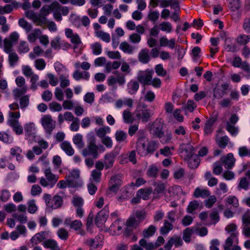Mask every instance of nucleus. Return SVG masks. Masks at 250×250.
Listing matches in <instances>:
<instances>
[{"label": "nucleus", "mask_w": 250, "mask_h": 250, "mask_svg": "<svg viewBox=\"0 0 250 250\" xmlns=\"http://www.w3.org/2000/svg\"><path fill=\"white\" fill-rule=\"evenodd\" d=\"M98 146L96 145L94 138H91L89 140L87 146L82 151V154L84 156L92 155L94 158H97L98 156Z\"/></svg>", "instance_id": "1a4fd4ad"}, {"label": "nucleus", "mask_w": 250, "mask_h": 250, "mask_svg": "<svg viewBox=\"0 0 250 250\" xmlns=\"http://www.w3.org/2000/svg\"><path fill=\"white\" fill-rule=\"evenodd\" d=\"M137 220L141 223L146 217V213L144 210H136L134 211L132 215Z\"/></svg>", "instance_id": "603ef678"}, {"label": "nucleus", "mask_w": 250, "mask_h": 250, "mask_svg": "<svg viewBox=\"0 0 250 250\" xmlns=\"http://www.w3.org/2000/svg\"><path fill=\"white\" fill-rule=\"evenodd\" d=\"M72 202L73 205L76 207H82L83 204V198L77 195H75L73 197Z\"/></svg>", "instance_id": "774afa93"}, {"label": "nucleus", "mask_w": 250, "mask_h": 250, "mask_svg": "<svg viewBox=\"0 0 250 250\" xmlns=\"http://www.w3.org/2000/svg\"><path fill=\"white\" fill-rule=\"evenodd\" d=\"M123 223L120 219H117L110 227V230L113 232L114 234L119 235L122 232V227Z\"/></svg>", "instance_id": "aec40b11"}, {"label": "nucleus", "mask_w": 250, "mask_h": 250, "mask_svg": "<svg viewBox=\"0 0 250 250\" xmlns=\"http://www.w3.org/2000/svg\"><path fill=\"white\" fill-rule=\"evenodd\" d=\"M19 39V35L18 33L14 32L10 34L8 38L4 40V51L6 53H10L12 51L13 46L17 43Z\"/></svg>", "instance_id": "6e6552de"}, {"label": "nucleus", "mask_w": 250, "mask_h": 250, "mask_svg": "<svg viewBox=\"0 0 250 250\" xmlns=\"http://www.w3.org/2000/svg\"><path fill=\"white\" fill-rule=\"evenodd\" d=\"M149 50L147 48L142 49L138 54L139 61L143 64L147 63L150 61Z\"/></svg>", "instance_id": "6ab92c4d"}, {"label": "nucleus", "mask_w": 250, "mask_h": 250, "mask_svg": "<svg viewBox=\"0 0 250 250\" xmlns=\"http://www.w3.org/2000/svg\"><path fill=\"white\" fill-rule=\"evenodd\" d=\"M115 138L118 142H123L126 138V134L124 131L118 130L115 133Z\"/></svg>", "instance_id": "680f3d73"}, {"label": "nucleus", "mask_w": 250, "mask_h": 250, "mask_svg": "<svg viewBox=\"0 0 250 250\" xmlns=\"http://www.w3.org/2000/svg\"><path fill=\"white\" fill-rule=\"evenodd\" d=\"M184 159L187 161L188 167L191 168H196L199 165L200 161L196 154Z\"/></svg>", "instance_id": "a878e982"}, {"label": "nucleus", "mask_w": 250, "mask_h": 250, "mask_svg": "<svg viewBox=\"0 0 250 250\" xmlns=\"http://www.w3.org/2000/svg\"><path fill=\"white\" fill-rule=\"evenodd\" d=\"M85 244L90 247V250H99L101 247V245L96 242L95 239L87 240Z\"/></svg>", "instance_id": "de8ad7c7"}, {"label": "nucleus", "mask_w": 250, "mask_h": 250, "mask_svg": "<svg viewBox=\"0 0 250 250\" xmlns=\"http://www.w3.org/2000/svg\"><path fill=\"white\" fill-rule=\"evenodd\" d=\"M62 200L61 196L58 195L54 196L50 202L49 208L56 209L61 207L62 205Z\"/></svg>", "instance_id": "2f4dec72"}, {"label": "nucleus", "mask_w": 250, "mask_h": 250, "mask_svg": "<svg viewBox=\"0 0 250 250\" xmlns=\"http://www.w3.org/2000/svg\"><path fill=\"white\" fill-rule=\"evenodd\" d=\"M221 162L227 169L231 168L235 164V159L231 153H229L227 156H222L220 159Z\"/></svg>", "instance_id": "dca6fc26"}, {"label": "nucleus", "mask_w": 250, "mask_h": 250, "mask_svg": "<svg viewBox=\"0 0 250 250\" xmlns=\"http://www.w3.org/2000/svg\"><path fill=\"white\" fill-rule=\"evenodd\" d=\"M134 115L137 119L146 123L153 116V112L148 109L145 104L139 105L137 107L134 112Z\"/></svg>", "instance_id": "20e7f679"}, {"label": "nucleus", "mask_w": 250, "mask_h": 250, "mask_svg": "<svg viewBox=\"0 0 250 250\" xmlns=\"http://www.w3.org/2000/svg\"><path fill=\"white\" fill-rule=\"evenodd\" d=\"M64 224L66 226H69L70 229H73L76 231L81 229L83 226L81 221L75 220L72 221L70 218H67L65 220Z\"/></svg>", "instance_id": "5701e85b"}, {"label": "nucleus", "mask_w": 250, "mask_h": 250, "mask_svg": "<svg viewBox=\"0 0 250 250\" xmlns=\"http://www.w3.org/2000/svg\"><path fill=\"white\" fill-rule=\"evenodd\" d=\"M150 134L154 136L161 138L164 135V123L161 119H157L152 124H149Z\"/></svg>", "instance_id": "423d86ee"}, {"label": "nucleus", "mask_w": 250, "mask_h": 250, "mask_svg": "<svg viewBox=\"0 0 250 250\" xmlns=\"http://www.w3.org/2000/svg\"><path fill=\"white\" fill-rule=\"evenodd\" d=\"M60 3L57 1H53L49 5H43L40 10V16L46 17L51 12L59 11Z\"/></svg>", "instance_id": "ddd939ff"}, {"label": "nucleus", "mask_w": 250, "mask_h": 250, "mask_svg": "<svg viewBox=\"0 0 250 250\" xmlns=\"http://www.w3.org/2000/svg\"><path fill=\"white\" fill-rule=\"evenodd\" d=\"M210 192L208 189H202L200 188H195L193 196L195 198L201 197L205 198L210 195Z\"/></svg>", "instance_id": "bb28decb"}, {"label": "nucleus", "mask_w": 250, "mask_h": 250, "mask_svg": "<svg viewBox=\"0 0 250 250\" xmlns=\"http://www.w3.org/2000/svg\"><path fill=\"white\" fill-rule=\"evenodd\" d=\"M110 131V128L107 126H105L96 130V134L98 137L102 139L105 137V135L107 133H109Z\"/></svg>", "instance_id": "4c0bfd02"}, {"label": "nucleus", "mask_w": 250, "mask_h": 250, "mask_svg": "<svg viewBox=\"0 0 250 250\" xmlns=\"http://www.w3.org/2000/svg\"><path fill=\"white\" fill-rule=\"evenodd\" d=\"M42 31L39 29H35L32 33H30L27 37L28 40L30 42H35L41 35Z\"/></svg>", "instance_id": "a19ab883"}, {"label": "nucleus", "mask_w": 250, "mask_h": 250, "mask_svg": "<svg viewBox=\"0 0 250 250\" xmlns=\"http://www.w3.org/2000/svg\"><path fill=\"white\" fill-rule=\"evenodd\" d=\"M41 123L45 131L50 135L56 126V122L52 119L51 116H43L41 119Z\"/></svg>", "instance_id": "f8f14e48"}, {"label": "nucleus", "mask_w": 250, "mask_h": 250, "mask_svg": "<svg viewBox=\"0 0 250 250\" xmlns=\"http://www.w3.org/2000/svg\"><path fill=\"white\" fill-rule=\"evenodd\" d=\"M250 41V36L242 34L236 38V42L240 45H246Z\"/></svg>", "instance_id": "09e8293b"}, {"label": "nucleus", "mask_w": 250, "mask_h": 250, "mask_svg": "<svg viewBox=\"0 0 250 250\" xmlns=\"http://www.w3.org/2000/svg\"><path fill=\"white\" fill-rule=\"evenodd\" d=\"M173 223L169 222L167 220L164 221V225L160 228V232L162 235L167 234L170 231L172 230L174 226L172 224Z\"/></svg>", "instance_id": "c756f323"}, {"label": "nucleus", "mask_w": 250, "mask_h": 250, "mask_svg": "<svg viewBox=\"0 0 250 250\" xmlns=\"http://www.w3.org/2000/svg\"><path fill=\"white\" fill-rule=\"evenodd\" d=\"M141 223L133 215L128 219L126 221L127 227L136 228Z\"/></svg>", "instance_id": "3c124183"}, {"label": "nucleus", "mask_w": 250, "mask_h": 250, "mask_svg": "<svg viewBox=\"0 0 250 250\" xmlns=\"http://www.w3.org/2000/svg\"><path fill=\"white\" fill-rule=\"evenodd\" d=\"M8 124L12 127L16 134L20 135L22 133L23 127L18 120L9 119L8 120Z\"/></svg>", "instance_id": "a211bd4d"}, {"label": "nucleus", "mask_w": 250, "mask_h": 250, "mask_svg": "<svg viewBox=\"0 0 250 250\" xmlns=\"http://www.w3.org/2000/svg\"><path fill=\"white\" fill-rule=\"evenodd\" d=\"M47 235V232L46 231H43L37 233L32 237L30 240V242L32 245H36L44 240L46 238Z\"/></svg>", "instance_id": "4be33fe9"}, {"label": "nucleus", "mask_w": 250, "mask_h": 250, "mask_svg": "<svg viewBox=\"0 0 250 250\" xmlns=\"http://www.w3.org/2000/svg\"><path fill=\"white\" fill-rule=\"evenodd\" d=\"M221 88H216L214 89L213 97L216 99H221L225 94V91L228 88V84L224 83L221 84Z\"/></svg>", "instance_id": "c85d7f7f"}, {"label": "nucleus", "mask_w": 250, "mask_h": 250, "mask_svg": "<svg viewBox=\"0 0 250 250\" xmlns=\"http://www.w3.org/2000/svg\"><path fill=\"white\" fill-rule=\"evenodd\" d=\"M194 228H187L183 231V238L184 240L188 243L191 240V236L194 232Z\"/></svg>", "instance_id": "e433bc0d"}, {"label": "nucleus", "mask_w": 250, "mask_h": 250, "mask_svg": "<svg viewBox=\"0 0 250 250\" xmlns=\"http://www.w3.org/2000/svg\"><path fill=\"white\" fill-rule=\"evenodd\" d=\"M43 246L51 250H61L57 242L54 239H47L42 243Z\"/></svg>", "instance_id": "cd10ccee"}, {"label": "nucleus", "mask_w": 250, "mask_h": 250, "mask_svg": "<svg viewBox=\"0 0 250 250\" xmlns=\"http://www.w3.org/2000/svg\"><path fill=\"white\" fill-rule=\"evenodd\" d=\"M242 233L246 237L250 235V212H246L242 216Z\"/></svg>", "instance_id": "4468645a"}, {"label": "nucleus", "mask_w": 250, "mask_h": 250, "mask_svg": "<svg viewBox=\"0 0 250 250\" xmlns=\"http://www.w3.org/2000/svg\"><path fill=\"white\" fill-rule=\"evenodd\" d=\"M119 48L125 53L132 54L134 51V47L126 42L121 43Z\"/></svg>", "instance_id": "72a5a7b5"}, {"label": "nucleus", "mask_w": 250, "mask_h": 250, "mask_svg": "<svg viewBox=\"0 0 250 250\" xmlns=\"http://www.w3.org/2000/svg\"><path fill=\"white\" fill-rule=\"evenodd\" d=\"M236 225L232 223L228 225L226 227L225 230L230 233V235L226 240L225 244L223 245L224 250H230V247L232 246L234 240L236 239L237 241H238L237 238L238 233L236 231Z\"/></svg>", "instance_id": "7ed1b4c3"}, {"label": "nucleus", "mask_w": 250, "mask_h": 250, "mask_svg": "<svg viewBox=\"0 0 250 250\" xmlns=\"http://www.w3.org/2000/svg\"><path fill=\"white\" fill-rule=\"evenodd\" d=\"M9 54L8 59L9 64L11 66H14L18 62L19 58L16 53L11 52Z\"/></svg>", "instance_id": "6e6d98bb"}, {"label": "nucleus", "mask_w": 250, "mask_h": 250, "mask_svg": "<svg viewBox=\"0 0 250 250\" xmlns=\"http://www.w3.org/2000/svg\"><path fill=\"white\" fill-rule=\"evenodd\" d=\"M154 71L152 69H146L138 72L137 79L143 85H149V82L152 78Z\"/></svg>", "instance_id": "0eeeda50"}, {"label": "nucleus", "mask_w": 250, "mask_h": 250, "mask_svg": "<svg viewBox=\"0 0 250 250\" xmlns=\"http://www.w3.org/2000/svg\"><path fill=\"white\" fill-rule=\"evenodd\" d=\"M122 184V176L116 175L112 177L109 182V189L113 192H116Z\"/></svg>", "instance_id": "2eb2a0df"}, {"label": "nucleus", "mask_w": 250, "mask_h": 250, "mask_svg": "<svg viewBox=\"0 0 250 250\" xmlns=\"http://www.w3.org/2000/svg\"><path fill=\"white\" fill-rule=\"evenodd\" d=\"M152 191V189L151 188H141L138 191L137 195L143 199L147 200Z\"/></svg>", "instance_id": "473e14b6"}, {"label": "nucleus", "mask_w": 250, "mask_h": 250, "mask_svg": "<svg viewBox=\"0 0 250 250\" xmlns=\"http://www.w3.org/2000/svg\"><path fill=\"white\" fill-rule=\"evenodd\" d=\"M156 231V228L153 225L150 226L147 229H145L143 231L144 238H149L153 236Z\"/></svg>", "instance_id": "49530a36"}, {"label": "nucleus", "mask_w": 250, "mask_h": 250, "mask_svg": "<svg viewBox=\"0 0 250 250\" xmlns=\"http://www.w3.org/2000/svg\"><path fill=\"white\" fill-rule=\"evenodd\" d=\"M49 107L51 111L54 112H59L62 110L61 104L56 102H53L49 104Z\"/></svg>", "instance_id": "e2e57ef3"}, {"label": "nucleus", "mask_w": 250, "mask_h": 250, "mask_svg": "<svg viewBox=\"0 0 250 250\" xmlns=\"http://www.w3.org/2000/svg\"><path fill=\"white\" fill-rule=\"evenodd\" d=\"M139 83L138 81L134 80H130L127 84V90L129 94H135L139 88Z\"/></svg>", "instance_id": "412c9836"}, {"label": "nucleus", "mask_w": 250, "mask_h": 250, "mask_svg": "<svg viewBox=\"0 0 250 250\" xmlns=\"http://www.w3.org/2000/svg\"><path fill=\"white\" fill-rule=\"evenodd\" d=\"M45 177L40 178V184L43 187L52 188L56 184L59 179V176L52 172L51 167H47L43 169Z\"/></svg>", "instance_id": "f03ea898"}, {"label": "nucleus", "mask_w": 250, "mask_h": 250, "mask_svg": "<svg viewBox=\"0 0 250 250\" xmlns=\"http://www.w3.org/2000/svg\"><path fill=\"white\" fill-rule=\"evenodd\" d=\"M116 156L115 153L113 152L105 155L104 164L106 169L110 168L113 166Z\"/></svg>", "instance_id": "393cba45"}, {"label": "nucleus", "mask_w": 250, "mask_h": 250, "mask_svg": "<svg viewBox=\"0 0 250 250\" xmlns=\"http://www.w3.org/2000/svg\"><path fill=\"white\" fill-rule=\"evenodd\" d=\"M108 211L104 208L97 214L95 218V224L98 227H101L105 222L108 216Z\"/></svg>", "instance_id": "f3484780"}, {"label": "nucleus", "mask_w": 250, "mask_h": 250, "mask_svg": "<svg viewBox=\"0 0 250 250\" xmlns=\"http://www.w3.org/2000/svg\"><path fill=\"white\" fill-rule=\"evenodd\" d=\"M139 245L146 250H153L156 249L153 243L147 241L145 238L139 241Z\"/></svg>", "instance_id": "c9c22d12"}, {"label": "nucleus", "mask_w": 250, "mask_h": 250, "mask_svg": "<svg viewBox=\"0 0 250 250\" xmlns=\"http://www.w3.org/2000/svg\"><path fill=\"white\" fill-rule=\"evenodd\" d=\"M158 169L155 166H151L149 167L147 171V175L151 178H155L157 175Z\"/></svg>", "instance_id": "0e129e2a"}, {"label": "nucleus", "mask_w": 250, "mask_h": 250, "mask_svg": "<svg viewBox=\"0 0 250 250\" xmlns=\"http://www.w3.org/2000/svg\"><path fill=\"white\" fill-rule=\"evenodd\" d=\"M216 141L217 144L220 148H224L228 144L229 139L227 136H225L221 138H218L217 135Z\"/></svg>", "instance_id": "79ce46f5"}, {"label": "nucleus", "mask_w": 250, "mask_h": 250, "mask_svg": "<svg viewBox=\"0 0 250 250\" xmlns=\"http://www.w3.org/2000/svg\"><path fill=\"white\" fill-rule=\"evenodd\" d=\"M159 143L154 141H148L145 136L140 137L136 143V151L141 156H146L152 153L158 147Z\"/></svg>", "instance_id": "f257e3e1"}, {"label": "nucleus", "mask_w": 250, "mask_h": 250, "mask_svg": "<svg viewBox=\"0 0 250 250\" xmlns=\"http://www.w3.org/2000/svg\"><path fill=\"white\" fill-rule=\"evenodd\" d=\"M27 205L28 212L31 214L35 213L38 209L35 204V201L34 200H30L28 202Z\"/></svg>", "instance_id": "338daca9"}, {"label": "nucleus", "mask_w": 250, "mask_h": 250, "mask_svg": "<svg viewBox=\"0 0 250 250\" xmlns=\"http://www.w3.org/2000/svg\"><path fill=\"white\" fill-rule=\"evenodd\" d=\"M29 51L28 44L25 41H21L18 47V51L20 53H26Z\"/></svg>", "instance_id": "8fccbe9b"}, {"label": "nucleus", "mask_w": 250, "mask_h": 250, "mask_svg": "<svg viewBox=\"0 0 250 250\" xmlns=\"http://www.w3.org/2000/svg\"><path fill=\"white\" fill-rule=\"evenodd\" d=\"M231 64L235 67L241 68L247 74V78H250V65L247 61L243 62L239 56H235L234 57Z\"/></svg>", "instance_id": "9b49d317"}, {"label": "nucleus", "mask_w": 250, "mask_h": 250, "mask_svg": "<svg viewBox=\"0 0 250 250\" xmlns=\"http://www.w3.org/2000/svg\"><path fill=\"white\" fill-rule=\"evenodd\" d=\"M95 35L97 37L101 39L105 42H109L110 41V35L102 30L97 31L95 32Z\"/></svg>", "instance_id": "58836bf2"}, {"label": "nucleus", "mask_w": 250, "mask_h": 250, "mask_svg": "<svg viewBox=\"0 0 250 250\" xmlns=\"http://www.w3.org/2000/svg\"><path fill=\"white\" fill-rule=\"evenodd\" d=\"M20 99V105L22 109H25L29 104V96L28 95H22Z\"/></svg>", "instance_id": "a18cd8bd"}, {"label": "nucleus", "mask_w": 250, "mask_h": 250, "mask_svg": "<svg viewBox=\"0 0 250 250\" xmlns=\"http://www.w3.org/2000/svg\"><path fill=\"white\" fill-rule=\"evenodd\" d=\"M58 237L63 241H66L69 237V233L64 228H60L57 231Z\"/></svg>", "instance_id": "37998d69"}, {"label": "nucleus", "mask_w": 250, "mask_h": 250, "mask_svg": "<svg viewBox=\"0 0 250 250\" xmlns=\"http://www.w3.org/2000/svg\"><path fill=\"white\" fill-rule=\"evenodd\" d=\"M229 7L233 11H235L240 8V0H228Z\"/></svg>", "instance_id": "5fc2aeb1"}, {"label": "nucleus", "mask_w": 250, "mask_h": 250, "mask_svg": "<svg viewBox=\"0 0 250 250\" xmlns=\"http://www.w3.org/2000/svg\"><path fill=\"white\" fill-rule=\"evenodd\" d=\"M62 44L61 38L59 37H56L51 42V47L56 50H59L61 48Z\"/></svg>", "instance_id": "bf43d9fd"}, {"label": "nucleus", "mask_w": 250, "mask_h": 250, "mask_svg": "<svg viewBox=\"0 0 250 250\" xmlns=\"http://www.w3.org/2000/svg\"><path fill=\"white\" fill-rule=\"evenodd\" d=\"M113 74L116 76H110L107 80V84L109 86H114L118 84L119 86L124 85L126 82L125 75L122 74L119 71H116Z\"/></svg>", "instance_id": "9d476101"}, {"label": "nucleus", "mask_w": 250, "mask_h": 250, "mask_svg": "<svg viewBox=\"0 0 250 250\" xmlns=\"http://www.w3.org/2000/svg\"><path fill=\"white\" fill-rule=\"evenodd\" d=\"M199 206L198 202L196 200H193L189 202L187 209V211L188 213H192L193 212L196 210Z\"/></svg>", "instance_id": "864d4df0"}, {"label": "nucleus", "mask_w": 250, "mask_h": 250, "mask_svg": "<svg viewBox=\"0 0 250 250\" xmlns=\"http://www.w3.org/2000/svg\"><path fill=\"white\" fill-rule=\"evenodd\" d=\"M182 149V152L184 153V158H187L192 156V155H196L194 153V148L192 146L189 144H183L181 146Z\"/></svg>", "instance_id": "b1692460"}, {"label": "nucleus", "mask_w": 250, "mask_h": 250, "mask_svg": "<svg viewBox=\"0 0 250 250\" xmlns=\"http://www.w3.org/2000/svg\"><path fill=\"white\" fill-rule=\"evenodd\" d=\"M93 53L95 55H99L102 53V45L100 43L96 42L91 45Z\"/></svg>", "instance_id": "69168bd1"}, {"label": "nucleus", "mask_w": 250, "mask_h": 250, "mask_svg": "<svg viewBox=\"0 0 250 250\" xmlns=\"http://www.w3.org/2000/svg\"><path fill=\"white\" fill-rule=\"evenodd\" d=\"M61 148L68 156H72L74 154V149L70 143L67 141H63L60 145Z\"/></svg>", "instance_id": "7c9ffc66"}, {"label": "nucleus", "mask_w": 250, "mask_h": 250, "mask_svg": "<svg viewBox=\"0 0 250 250\" xmlns=\"http://www.w3.org/2000/svg\"><path fill=\"white\" fill-rule=\"evenodd\" d=\"M232 39L227 38L225 40V49L229 52H235L237 51L236 45L231 42Z\"/></svg>", "instance_id": "ea45409f"}, {"label": "nucleus", "mask_w": 250, "mask_h": 250, "mask_svg": "<svg viewBox=\"0 0 250 250\" xmlns=\"http://www.w3.org/2000/svg\"><path fill=\"white\" fill-rule=\"evenodd\" d=\"M68 75H61L60 76V80L61 81L60 86L62 88H65L70 85V81L68 80Z\"/></svg>", "instance_id": "13d9d810"}, {"label": "nucleus", "mask_w": 250, "mask_h": 250, "mask_svg": "<svg viewBox=\"0 0 250 250\" xmlns=\"http://www.w3.org/2000/svg\"><path fill=\"white\" fill-rule=\"evenodd\" d=\"M160 29L167 33H170L172 30V26L170 23L167 21H164L160 24Z\"/></svg>", "instance_id": "4d7b16f0"}, {"label": "nucleus", "mask_w": 250, "mask_h": 250, "mask_svg": "<svg viewBox=\"0 0 250 250\" xmlns=\"http://www.w3.org/2000/svg\"><path fill=\"white\" fill-rule=\"evenodd\" d=\"M154 69L158 76L164 77L167 75V71L164 69L162 64H159L156 65Z\"/></svg>", "instance_id": "052dcab7"}, {"label": "nucleus", "mask_w": 250, "mask_h": 250, "mask_svg": "<svg viewBox=\"0 0 250 250\" xmlns=\"http://www.w3.org/2000/svg\"><path fill=\"white\" fill-rule=\"evenodd\" d=\"M73 142L79 148H82L84 146V144L83 140V136L80 134H77L73 138Z\"/></svg>", "instance_id": "c03bdc74"}, {"label": "nucleus", "mask_w": 250, "mask_h": 250, "mask_svg": "<svg viewBox=\"0 0 250 250\" xmlns=\"http://www.w3.org/2000/svg\"><path fill=\"white\" fill-rule=\"evenodd\" d=\"M15 83L17 86L13 90V95L16 100L25 94L28 90L27 85L26 84L25 78L22 76H18L15 79Z\"/></svg>", "instance_id": "39448f33"}, {"label": "nucleus", "mask_w": 250, "mask_h": 250, "mask_svg": "<svg viewBox=\"0 0 250 250\" xmlns=\"http://www.w3.org/2000/svg\"><path fill=\"white\" fill-rule=\"evenodd\" d=\"M89 76V73L88 72L84 71L82 72L79 71L78 70H76L73 74V77L76 81H79L82 79L88 80Z\"/></svg>", "instance_id": "f704fd0d"}]
</instances>
